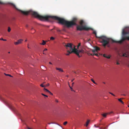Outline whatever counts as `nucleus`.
I'll use <instances>...</instances> for the list:
<instances>
[{"label":"nucleus","instance_id":"f257e3e1","mask_svg":"<svg viewBox=\"0 0 129 129\" xmlns=\"http://www.w3.org/2000/svg\"><path fill=\"white\" fill-rule=\"evenodd\" d=\"M31 14L36 18H38L41 20H49L51 19L57 20L58 23L64 25L68 28L71 27L74 25H77L76 27L77 30L82 31L83 30H88L90 29L93 30V29L88 27L85 25H83L84 21L82 20L80 21V25H77V23L78 19L76 17H73L71 21H67L63 18H61L56 16H51L48 15L42 16L39 14L37 12L31 11Z\"/></svg>","mask_w":129,"mask_h":129},{"label":"nucleus","instance_id":"f03ea898","mask_svg":"<svg viewBox=\"0 0 129 129\" xmlns=\"http://www.w3.org/2000/svg\"><path fill=\"white\" fill-rule=\"evenodd\" d=\"M93 33L95 35L96 38L100 39L99 41L100 43H102V45L104 47H105L107 45L109 44L110 41L109 38L104 36L98 37L96 35V32L95 31H94Z\"/></svg>","mask_w":129,"mask_h":129},{"label":"nucleus","instance_id":"7ed1b4c3","mask_svg":"<svg viewBox=\"0 0 129 129\" xmlns=\"http://www.w3.org/2000/svg\"><path fill=\"white\" fill-rule=\"evenodd\" d=\"M65 45H64V46L66 47L67 49H68V47L70 48V51L69 50H67V52L68 53L66 54L67 55H69L70 54L72 53L74 51V50L77 51V49L75 48L74 47V49L72 47V44L71 43H68L67 45H66L65 43H64Z\"/></svg>","mask_w":129,"mask_h":129},{"label":"nucleus","instance_id":"20e7f679","mask_svg":"<svg viewBox=\"0 0 129 129\" xmlns=\"http://www.w3.org/2000/svg\"><path fill=\"white\" fill-rule=\"evenodd\" d=\"M127 36H125V37H122V38L121 40L119 41H117L116 40H113V39L112 40V42L113 43H121L125 40H127V39L126 38H127Z\"/></svg>","mask_w":129,"mask_h":129},{"label":"nucleus","instance_id":"39448f33","mask_svg":"<svg viewBox=\"0 0 129 129\" xmlns=\"http://www.w3.org/2000/svg\"><path fill=\"white\" fill-rule=\"evenodd\" d=\"M73 52H74L79 57H81V56L79 55V53H84V51L83 49L79 50H78L77 49V51H76V50H74V51Z\"/></svg>","mask_w":129,"mask_h":129},{"label":"nucleus","instance_id":"423d86ee","mask_svg":"<svg viewBox=\"0 0 129 129\" xmlns=\"http://www.w3.org/2000/svg\"><path fill=\"white\" fill-rule=\"evenodd\" d=\"M23 41V40L22 39H20L18 40L17 42H14V44L15 45H17L20 44L22 43V41Z\"/></svg>","mask_w":129,"mask_h":129},{"label":"nucleus","instance_id":"0eeeda50","mask_svg":"<svg viewBox=\"0 0 129 129\" xmlns=\"http://www.w3.org/2000/svg\"><path fill=\"white\" fill-rule=\"evenodd\" d=\"M56 70H59V72H63V70L61 68H56Z\"/></svg>","mask_w":129,"mask_h":129},{"label":"nucleus","instance_id":"6e6552de","mask_svg":"<svg viewBox=\"0 0 129 129\" xmlns=\"http://www.w3.org/2000/svg\"><path fill=\"white\" fill-rule=\"evenodd\" d=\"M122 34L123 35H125L126 34H129V33L126 32L123 30L122 31Z\"/></svg>","mask_w":129,"mask_h":129},{"label":"nucleus","instance_id":"1a4fd4ad","mask_svg":"<svg viewBox=\"0 0 129 129\" xmlns=\"http://www.w3.org/2000/svg\"><path fill=\"white\" fill-rule=\"evenodd\" d=\"M46 44V42L44 40H42V43H41L40 44L41 45H44L45 44Z\"/></svg>","mask_w":129,"mask_h":129},{"label":"nucleus","instance_id":"9d476101","mask_svg":"<svg viewBox=\"0 0 129 129\" xmlns=\"http://www.w3.org/2000/svg\"><path fill=\"white\" fill-rule=\"evenodd\" d=\"M90 122V120H88L87 122H86V126L87 127L89 123Z\"/></svg>","mask_w":129,"mask_h":129},{"label":"nucleus","instance_id":"9b49d317","mask_svg":"<svg viewBox=\"0 0 129 129\" xmlns=\"http://www.w3.org/2000/svg\"><path fill=\"white\" fill-rule=\"evenodd\" d=\"M108 114V113H104L102 114V115L103 116L105 117H106V116L107 114Z\"/></svg>","mask_w":129,"mask_h":129},{"label":"nucleus","instance_id":"f8f14e48","mask_svg":"<svg viewBox=\"0 0 129 129\" xmlns=\"http://www.w3.org/2000/svg\"><path fill=\"white\" fill-rule=\"evenodd\" d=\"M118 101H119L122 104H124V103L121 100V99L120 98V99H118Z\"/></svg>","mask_w":129,"mask_h":129},{"label":"nucleus","instance_id":"ddd939ff","mask_svg":"<svg viewBox=\"0 0 129 129\" xmlns=\"http://www.w3.org/2000/svg\"><path fill=\"white\" fill-rule=\"evenodd\" d=\"M45 91H46L47 92H49V91L46 88H44V89H43Z\"/></svg>","mask_w":129,"mask_h":129},{"label":"nucleus","instance_id":"4468645a","mask_svg":"<svg viewBox=\"0 0 129 129\" xmlns=\"http://www.w3.org/2000/svg\"><path fill=\"white\" fill-rule=\"evenodd\" d=\"M95 49L96 50V51L97 52V51L100 50V48L99 47H96L95 48Z\"/></svg>","mask_w":129,"mask_h":129},{"label":"nucleus","instance_id":"2eb2a0df","mask_svg":"<svg viewBox=\"0 0 129 129\" xmlns=\"http://www.w3.org/2000/svg\"><path fill=\"white\" fill-rule=\"evenodd\" d=\"M123 56H124L126 57H127V56L126 55V53H124L122 55Z\"/></svg>","mask_w":129,"mask_h":129},{"label":"nucleus","instance_id":"dca6fc26","mask_svg":"<svg viewBox=\"0 0 129 129\" xmlns=\"http://www.w3.org/2000/svg\"><path fill=\"white\" fill-rule=\"evenodd\" d=\"M11 30V29L10 27H8V32H10Z\"/></svg>","mask_w":129,"mask_h":129},{"label":"nucleus","instance_id":"f3484780","mask_svg":"<svg viewBox=\"0 0 129 129\" xmlns=\"http://www.w3.org/2000/svg\"><path fill=\"white\" fill-rule=\"evenodd\" d=\"M91 80L94 84H96V83L95 82L93 79H91Z\"/></svg>","mask_w":129,"mask_h":129},{"label":"nucleus","instance_id":"a211bd4d","mask_svg":"<svg viewBox=\"0 0 129 129\" xmlns=\"http://www.w3.org/2000/svg\"><path fill=\"white\" fill-rule=\"evenodd\" d=\"M45 85H43V84H41L40 85V86L43 87H45Z\"/></svg>","mask_w":129,"mask_h":129},{"label":"nucleus","instance_id":"6ab92c4d","mask_svg":"<svg viewBox=\"0 0 129 129\" xmlns=\"http://www.w3.org/2000/svg\"><path fill=\"white\" fill-rule=\"evenodd\" d=\"M50 40H53L55 39V38H54L53 37H51L50 38Z\"/></svg>","mask_w":129,"mask_h":129},{"label":"nucleus","instance_id":"aec40b11","mask_svg":"<svg viewBox=\"0 0 129 129\" xmlns=\"http://www.w3.org/2000/svg\"><path fill=\"white\" fill-rule=\"evenodd\" d=\"M92 52L94 53H95V52L96 51L95 49L92 50Z\"/></svg>","mask_w":129,"mask_h":129},{"label":"nucleus","instance_id":"412c9836","mask_svg":"<svg viewBox=\"0 0 129 129\" xmlns=\"http://www.w3.org/2000/svg\"><path fill=\"white\" fill-rule=\"evenodd\" d=\"M41 94L42 95H43L44 96H46L47 97H48V96L46 95H45V94L43 93H41Z\"/></svg>","mask_w":129,"mask_h":129},{"label":"nucleus","instance_id":"4be33fe9","mask_svg":"<svg viewBox=\"0 0 129 129\" xmlns=\"http://www.w3.org/2000/svg\"><path fill=\"white\" fill-rule=\"evenodd\" d=\"M67 123V121H65V122H64L63 123V124L64 125H66Z\"/></svg>","mask_w":129,"mask_h":129},{"label":"nucleus","instance_id":"5701e85b","mask_svg":"<svg viewBox=\"0 0 129 129\" xmlns=\"http://www.w3.org/2000/svg\"><path fill=\"white\" fill-rule=\"evenodd\" d=\"M0 40H3V41H7V40L6 39H4L3 38H1L0 39Z\"/></svg>","mask_w":129,"mask_h":129},{"label":"nucleus","instance_id":"b1692460","mask_svg":"<svg viewBox=\"0 0 129 129\" xmlns=\"http://www.w3.org/2000/svg\"><path fill=\"white\" fill-rule=\"evenodd\" d=\"M5 75H6V76H9L10 77H12V76L11 75H9V74H5Z\"/></svg>","mask_w":129,"mask_h":129},{"label":"nucleus","instance_id":"393cba45","mask_svg":"<svg viewBox=\"0 0 129 129\" xmlns=\"http://www.w3.org/2000/svg\"><path fill=\"white\" fill-rule=\"evenodd\" d=\"M81 43H79L77 46V48L78 49V47L79 46H80V45H81Z\"/></svg>","mask_w":129,"mask_h":129},{"label":"nucleus","instance_id":"a878e982","mask_svg":"<svg viewBox=\"0 0 129 129\" xmlns=\"http://www.w3.org/2000/svg\"><path fill=\"white\" fill-rule=\"evenodd\" d=\"M0 4H4L5 3H3V2L0 1Z\"/></svg>","mask_w":129,"mask_h":129},{"label":"nucleus","instance_id":"bb28decb","mask_svg":"<svg viewBox=\"0 0 129 129\" xmlns=\"http://www.w3.org/2000/svg\"><path fill=\"white\" fill-rule=\"evenodd\" d=\"M88 54L89 55H92V54L91 53H88Z\"/></svg>","mask_w":129,"mask_h":129},{"label":"nucleus","instance_id":"cd10ccee","mask_svg":"<svg viewBox=\"0 0 129 129\" xmlns=\"http://www.w3.org/2000/svg\"><path fill=\"white\" fill-rule=\"evenodd\" d=\"M110 56L109 55H108V56H107L106 58H110Z\"/></svg>","mask_w":129,"mask_h":129},{"label":"nucleus","instance_id":"c85d7f7f","mask_svg":"<svg viewBox=\"0 0 129 129\" xmlns=\"http://www.w3.org/2000/svg\"><path fill=\"white\" fill-rule=\"evenodd\" d=\"M109 93L110 94H111V95H113V96H115V95L114 94H113L112 93H111V92H109Z\"/></svg>","mask_w":129,"mask_h":129},{"label":"nucleus","instance_id":"c756f323","mask_svg":"<svg viewBox=\"0 0 129 129\" xmlns=\"http://www.w3.org/2000/svg\"><path fill=\"white\" fill-rule=\"evenodd\" d=\"M103 56L104 57L106 58L107 56L105 54H104L103 55Z\"/></svg>","mask_w":129,"mask_h":129},{"label":"nucleus","instance_id":"7c9ffc66","mask_svg":"<svg viewBox=\"0 0 129 129\" xmlns=\"http://www.w3.org/2000/svg\"><path fill=\"white\" fill-rule=\"evenodd\" d=\"M127 40L129 41V36H127Z\"/></svg>","mask_w":129,"mask_h":129},{"label":"nucleus","instance_id":"2f4dec72","mask_svg":"<svg viewBox=\"0 0 129 129\" xmlns=\"http://www.w3.org/2000/svg\"><path fill=\"white\" fill-rule=\"evenodd\" d=\"M49 93L51 95H53V93H52L51 92H50V91H49Z\"/></svg>","mask_w":129,"mask_h":129},{"label":"nucleus","instance_id":"473e14b6","mask_svg":"<svg viewBox=\"0 0 129 129\" xmlns=\"http://www.w3.org/2000/svg\"><path fill=\"white\" fill-rule=\"evenodd\" d=\"M94 55H95L97 56H98V54H97V53H94Z\"/></svg>","mask_w":129,"mask_h":129},{"label":"nucleus","instance_id":"72a5a7b5","mask_svg":"<svg viewBox=\"0 0 129 129\" xmlns=\"http://www.w3.org/2000/svg\"><path fill=\"white\" fill-rule=\"evenodd\" d=\"M94 126L95 127H99V126H96V125H95H95H94Z\"/></svg>","mask_w":129,"mask_h":129},{"label":"nucleus","instance_id":"f704fd0d","mask_svg":"<svg viewBox=\"0 0 129 129\" xmlns=\"http://www.w3.org/2000/svg\"><path fill=\"white\" fill-rule=\"evenodd\" d=\"M113 113V111H111V112H110V113H109V114H110Z\"/></svg>","mask_w":129,"mask_h":129},{"label":"nucleus","instance_id":"c9c22d12","mask_svg":"<svg viewBox=\"0 0 129 129\" xmlns=\"http://www.w3.org/2000/svg\"><path fill=\"white\" fill-rule=\"evenodd\" d=\"M49 84H47V85H45V86L46 87V86H49Z\"/></svg>","mask_w":129,"mask_h":129},{"label":"nucleus","instance_id":"e433bc0d","mask_svg":"<svg viewBox=\"0 0 129 129\" xmlns=\"http://www.w3.org/2000/svg\"><path fill=\"white\" fill-rule=\"evenodd\" d=\"M116 64L117 65H119L120 64V63L118 62H117L116 63Z\"/></svg>","mask_w":129,"mask_h":129},{"label":"nucleus","instance_id":"4c0bfd02","mask_svg":"<svg viewBox=\"0 0 129 129\" xmlns=\"http://www.w3.org/2000/svg\"><path fill=\"white\" fill-rule=\"evenodd\" d=\"M55 102H58V100L57 99H56L55 100Z\"/></svg>","mask_w":129,"mask_h":129},{"label":"nucleus","instance_id":"58836bf2","mask_svg":"<svg viewBox=\"0 0 129 129\" xmlns=\"http://www.w3.org/2000/svg\"><path fill=\"white\" fill-rule=\"evenodd\" d=\"M57 31H60V30H59V29H57Z\"/></svg>","mask_w":129,"mask_h":129},{"label":"nucleus","instance_id":"ea45409f","mask_svg":"<svg viewBox=\"0 0 129 129\" xmlns=\"http://www.w3.org/2000/svg\"><path fill=\"white\" fill-rule=\"evenodd\" d=\"M47 50V49L46 48H45V49L44 50V51H46Z\"/></svg>","mask_w":129,"mask_h":129},{"label":"nucleus","instance_id":"a19ab883","mask_svg":"<svg viewBox=\"0 0 129 129\" xmlns=\"http://www.w3.org/2000/svg\"><path fill=\"white\" fill-rule=\"evenodd\" d=\"M26 27H28V25H27H27H26Z\"/></svg>","mask_w":129,"mask_h":129},{"label":"nucleus","instance_id":"79ce46f5","mask_svg":"<svg viewBox=\"0 0 129 129\" xmlns=\"http://www.w3.org/2000/svg\"><path fill=\"white\" fill-rule=\"evenodd\" d=\"M49 63L50 64H52V63L51 62H49Z\"/></svg>","mask_w":129,"mask_h":129},{"label":"nucleus","instance_id":"37998d69","mask_svg":"<svg viewBox=\"0 0 129 129\" xmlns=\"http://www.w3.org/2000/svg\"><path fill=\"white\" fill-rule=\"evenodd\" d=\"M74 79H73L71 81H72V82H73V80H74Z\"/></svg>","mask_w":129,"mask_h":129},{"label":"nucleus","instance_id":"c03bdc74","mask_svg":"<svg viewBox=\"0 0 129 129\" xmlns=\"http://www.w3.org/2000/svg\"><path fill=\"white\" fill-rule=\"evenodd\" d=\"M70 88L71 89H73V88H72L70 86Z\"/></svg>","mask_w":129,"mask_h":129},{"label":"nucleus","instance_id":"a18cd8bd","mask_svg":"<svg viewBox=\"0 0 129 129\" xmlns=\"http://www.w3.org/2000/svg\"><path fill=\"white\" fill-rule=\"evenodd\" d=\"M74 84V82H73L72 83V85H73Z\"/></svg>","mask_w":129,"mask_h":129},{"label":"nucleus","instance_id":"49530a36","mask_svg":"<svg viewBox=\"0 0 129 129\" xmlns=\"http://www.w3.org/2000/svg\"><path fill=\"white\" fill-rule=\"evenodd\" d=\"M100 129H103L101 127H99Z\"/></svg>","mask_w":129,"mask_h":129},{"label":"nucleus","instance_id":"de8ad7c7","mask_svg":"<svg viewBox=\"0 0 129 129\" xmlns=\"http://www.w3.org/2000/svg\"><path fill=\"white\" fill-rule=\"evenodd\" d=\"M94 55V53H93V54H92V55Z\"/></svg>","mask_w":129,"mask_h":129},{"label":"nucleus","instance_id":"09e8293b","mask_svg":"<svg viewBox=\"0 0 129 129\" xmlns=\"http://www.w3.org/2000/svg\"><path fill=\"white\" fill-rule=\"evenodd\" d=\"M27 40H25V42H26L27 41Z\"/></svg>","mask_w":129,"mask_h":129},{"label":"nucleus","instance_id":"8fccbe9b","mask_svg":"<svg viewBox=\"0 0 129 129\" xmlns=\"http://www.w3.org/2000/svg\"><path fill=\"white\" fill-rule=\"evenodd\" d=\"M28 129H31V128H29V127H28Z\"/></svg>","mask_w":129,"mask_h":129},{"label":"nucleus","instance_id":"3c124183","mask_svg":"<svg viewBox=\"0 0 129 129\" xmlns=\"http://www.w3.org/2000/svg\"><path fill=\"white\" fill-rule=\"evenodd\" d=\"M8 53H10V52H8Z\"/></svg>","mask_w":129,"mask_h":129},{"label":"nucleus","instance_id":"603ef678","mask_svg":"<svg viewBox=\"0 0 129 129\" xmlns=\"http://www.w3.org/2000/svg\"><path fill=\"white\" fill-rule=\"evenodd\" d=\"M53 29H51L50 30H51V31H52V30H53Z\"/></svg>","mask_w":129,"mask_h":129},{"label":"nucleus","instance_id":"864d4df0","mask_svg":"<svg viewBox=\"0 0 129 129\" xmlns=\"http://www.w3.org/2000/svg\"><path fill=\"white\" fill-rule=\"evenodd\" d=\"M71 90L72 91H73V89H71Z\"/></svg>","mask_w":129,"mask_h":129},{"label":"nucleus","instance_id":"5fc2aeb1","mask_svg":"<svg viewBox=\"0 0 129 129\" xmlns=\"http://www.w3.org/2000/svg\"><path fill=\"white\" fill-rule=\"evenodd\" d=\"M53 33H55V31H53Z\"/></svg>","mask_w":129,"mask_h":129},{"label":"nucleus","instance_id":"6e6d98bb","mask_svg":"<svg viewBox=\"0 0 129 129\" xmlns=\"http://www.w3.org/2000/svg\"><path fill=\"white\" fill-rule=\"evenodd\" d=\"M74 72L75 73H76L75 72Z\"/></svg>","mask_w":129,"mask_h":129},{"label":"nucleus","instance_id":"4d7b16f0","mask_svg":"<svg viewBox=\"0 0 129 129\" xmlns=\"http://www.w3.org/2000/svg\"><path fill=\"white\" fill-rule=\"evenodd\" d=\"M103 83H104V84H105V82H103Z\"/></svg>","mask_w":129,"mask_h":129},{"label":"nucleus","instance_id":"13d9d810","mask_svg":"<svg viewBox=\"0 0 129 129\" xmlns=\"http://www.w3.org/2000/svg\"><path fill=\"white\" fill-rule=\"evenodd\" d=\"M43 54H45V53L44 52L43 53Z\"/></svg>","mask_w":129,"mask_h":129},{"label":"nucleus","instance_id":"bf43d9fd","mask_svg":"<svg viewBox=\"0 0 129 129\" xmlns=\"http://www.w3.org/2000/svg\"><path fill=\"white\" fill-rule=\"evenodd\" d=\"M50 124V123H48V124Z\"/></svg>","mask_w":129,"mask_h":129},{"label":"nucleus","instance_id":"052dcab7","mask_svg":"<svg viewBox=\"0 0 129 129\" xmlns=\"http://www.w3.org/2000/svg\"><path fill=\"white\" fill-rule=\"evenodd\" d=\"M123 95H125V94H123Z\"/></svg>","mask_w":129,"mask_h":129},{"label":"nucleus","instance_id":"680f3d73","mask_svg":"<svg viewBox=\"0 0 129 129\" xmlns=\"http://www.w3.org/2000/svg\"><path fill=\"white\" fill-rule=\"evenodd\" d=\"M128 107H129V105L128 106Z\"/></svg>","mask_w":129,"mask_h":129},{"label":"nucleus","instance_id":"e2e57ef3","mask_svg":"<svg viewBox=\"0 0 129 129\" xmlns=\"http://www.w3.org/2000/svg\"><path fill=\"white\" fill-rule=\"evenodd\" d=\"M33 29V28H31V29Z\"/></svg>","mask_w":129,"mask_h":129}]
</instances>
